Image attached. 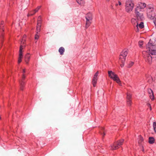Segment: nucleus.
Here are the masks:
<instances>
[{
  "label": "nucleus",
  "mask_w": 156,
  "mask_h": 156,
  "mask_svg": "<svg viewBox=\"0 0 156 156\" xmlns=\"http://www.w3.org/2000/svg\"><path fill=\"white\" fill-rule=\"evenodd\" d=\"M118 5V4H116V6L117 5Z\"/></svg>",
  "instance_id": "obj_39"
},
{
  "label": "nucleus",
  "mask_w": 156,
  "mask_h": 156,
  "mask_svg": "<svg viewBox=\"0 0 156 156\" xmlns=\"http://www.w3.org/2000/svg\"><path fill=\"white\" fill-rule=\"evenodd\" d=\"M112 79L114 81L116 82L117 83L120 85V84L121 83V81L117 75H116L114 77H113Z\"/></svg>",
  "instance_id": "obj_14"
},
{
  "label": "nucleus",
  "mask_w": 156,
  "mask_h": 156,
  "mask_svg": "<svg viewBox=\"0 0 156 156\" xmlns=\"http://www.w3.org/2000/svg\"><path fill=\"white\" fill-rule=\"evenodd\" d=\"M147 92L148 94H149V96L151 99L152 100H153L154 98L152 90L150 88L148 89L147 90Z\"/></svg>",
  "instance_id": "obj_13"
},
{
  "label": "nucleus",
  "mask_w": 156,
  "mask_h": 156,
  "mask_svg": "<svg viewBox=\"0 0 156 156\" xmlns=\"http://www.w3.org/2000/svg\"><path fill=\"white\" fill-rule=\"evenodd\" d=\"M39 38V34H38L36 33V34L35 36V39L36 40H38Z\"/></svg>",
  "instance_id": "obj_34"
},
{
  "label": "nucleus",
  "mask_w": 156,
  "mask_h": 156,
  "mask_svg": "<svg viewBox=\"0 0 156 156\" xmlns=\"http://www.w3.org/2000/svg\"><path fill=\"white\" fill-rule=\"evenodd\" d=\"M100 133L103 136H104L105 135L104 128L103 127L101 128V130L100 131Z\"/></svg>",
  "instance_id": "obj_25"
},
{
  "label": "nucleus",
  "mask_w": 156,
  "mask_h": 156,
  "mask_svg": "<svg viewBox=\"0 0 156 156\" xmlns=\"http://www.w3.org/2000/svg\"><path fill=\"white\" fill-rule=\"evenodd\" d=\"M98 71H97L94 74V77L92 79V83L94 87L96 86L98 79Z\"/></svg>",
  "instance_id": "obj_10"
},
{
  "label": "nucleus",
  "mask_w": 156,
  "mask_h": 156,
  "mask_svg": "<svg viewBox=\"0 0 156 156\" xmlns=\"http://www.w3.org/2000/svg\"><path fill=\"white\" fill-rule=\"evenodd\" d=\"M108 73L109 77L111 79H112L113 77L116 75V74L112 71H108Z\"/></svg>",
  "instance_id": "obj_15"
},
{
  "label": "nucleus",
  "mask_w": 156,
  "mask_h": 156,
  "mask_svg": "<svg viewBox=\"0 0 156 156\" xmlns=\"http://www.w3.org/2000/svg\"><path fill=\"white\" fill-rule=\"evenodd\" d=\"M24 48V46L23 45L20 46L19 51V58L18 60L19 63H20L22 61V58H23L22 50Z\"/></svg>",
  "instance_id": "obj_9"
},
{
  "label": "nucleus",
  "mask_w": 156,
  "mask_h": 156,
  "mask_svg": "<svg viewBox=\"0 0 156 156\" xmlns=\"http://www.w3.org/2000/svg\"><path fill=\"white\" fill-rule=\"evenodd\" d=\"M134 7V4L130 0L126 1L125 3V10L127 12H130L132 11Z\"/></svg>",
  "instance_id": "obj_4"
},
{
  "label": "nucleus",
  "mask_w": 156,
  "mask_h": 156,
  "mask_svg": "<svg viewBox=\"0 0 156 156\" xmlns=\"http://www.w3.org/2000/svg\"><path fill=\"white\" fill-rule=\"evenodd\" d=\"M41 24H37L36 26V33L38 34L41 30Z\"/></svg>",
  "instance_id": "obj_20"
},
{
  "label": "nucleus",
  "mask_w": 156,
  "mask_h": 156,
  "mask_svg": "<svg viewBox=\"0 0 156 156\" xmlns=\"http://www.w3.org/2000/svg\"><path fill=\"white\" fill-rule=\"evenodd\" d=\"M127 103L129 106H130L132 104L131 100H127Z\"/></svg>",
  "instance_id": "obj_30"
},
{
  "label": "nucleus",
  "mask_w": 156,
  "mask_h": 156,
  "mask_svg": "<svg viewBox=\"0 0 156 156\" xmlns=\"http://www.w3.org/2000/svg\"><path fill=\"white\" fill-rule=\"evenodd\" d=\"M147 106L149 108L150 111H151V107L150 104L149 103H148V104H147Z\"/></svg>",
  "instance_id": "obj_35"
},
{
  "label": "nucleus",
  "mask_w": 156,
  "mask_h": 156,
  "mask_svg": "<svg viewBox=\"0 0 156 156\" xmlns=\"http://www.w3.org/2000/svg\"><path fill=\"white\" fill-rule=\"evenodd\" d=\"M132 97L131 94L129 93H127V100H131V98Z\"/></svg>",
  "instance_id": "obj_28"
},
{
  "label": "nucleus",
  "mask_w": 156,
  "mask_h": 156,
  "mask_svg": "<svg viewBox=\"0 0 156 156\" xmlns=\"http://www.w3.org/2000/svg\"><path fill=\"white\" fill-rule=\"evenodd\" d=\"M144 26L143 22H141L139 24H138V27H139L140 29H142L144 28Z\"/></svg>",
  "instance_id": "obj_26"
},
{
  "label": "nucleus",
  "mask_w": 156,
  "mask_h": 156,
  "mask_svg": "<svg viewBox=\"0 0 156 156\" xmlns=\"http://www.w3.org/2000/svg\"><path fill=\"white\" fill-rule=\"evenodd\" d=\"M155 139L153 137H150L149 138L148 142L149 144H152L154 143Z\"/></svg>",
  "instance_id": "obj_18"
},
{
  "label": "nucleus",
  "mask_w": 156,
  "mask_h": 156,
  "mask_svg": "<svg viewBox=\"0 0 156 156\" xmlns=\"http://www.w3.org/2000/svg\"><path fill=\"white\" fill-rule=\"evenodd\" d=\"M144 11L141 10V9H140L139 8L137 7H136V8L135 9V12H143Z\"/></svg>",
  "instance_id": "obj_27"
},
{
  "label": "nucleus",
  "mask_w": 156,
  "mask_h": 156,
  "mask_svg": "<svg viewBox=\"0 0 156 156\" xmlns=\"http://www.w3.org/2000/svg\"><path fill=\"white\" fill-rule=\"evenodd\" d=\"M134 64V62H130L128 64V67L129 68L131 67Z\"/></svg>",
  "instance_id": "obj_33"
},
{
  "label": "nucleus",
  "mask_w": 156,
  "mask_h": 156,
  "mask_svg": "<svg viewBox=\"0 0 156 156\" xmlns=\"http://www.w3.org/2000/svg\"><path fill=\"white\" fill-rule=\"evenodd\" d=\"M143 44V41H140L138 42V44L140 47H142Z\"/></svg>",
  "instance_id": "obj_32"
},
{
  "label": "nucleus",
  "mask_w": 156,
  "mask_h": 156,
  "mask_svg": "<svg viewBox=\"0 0 156 156\" xmlns=\"http://www.w3.org/2000/svg\"><path fill=\"white\" fill-rule=\"evenodd\" d=\"M42 22V17L41 16H39L38 17L37 24H41Z\"/></svg>",
  "instance_id": "obj_23"
},
{
  "label": "nucleus",
  "mask_w": 156,
  "mask_h": 156,
  "mask_svg": "<svg viewBox=\"0 0 156 156\" xmlns=\"http://www.w3.org/2000/svg\"><path fill=\"white\" fill-rule=\"evenodd\" d=\"M143 140V139L142 137H140L139 138V142H142Z\"/></svg>",
  "instance_id": "obj_36"
},
{
  "label": "nucleus",
  "mask_w": 156,
  "mask_h": 156,
  "mask_svg": "<svg viewBox=\"0 0 156 156\" xmlns=\"http://www.w3.org/2000/svg\"><path fill=\"white\" fill-rule=\"evenodd\" d=\"M128 54V52L126 50H124L121 52L119 58V62L121 67H122L124 64L126 58Z\"/></svg>",
  "instance_id": "obj_3"
},
{
  "label": "nucleus",
  "mask_w": 156,
  "mask_h": 156,
  "mask_svg": "<svg viewBox=\"0 0 156 156\" xmlns=\"http://www.w3.org/2000/svg\"><path fill=\"white\" fill-rule=\"evenodd\" d=\"M145 10L148 18L151 20L154 19L155 13L153 5L151 4L147 5Z\"/></svg>",
  "instance_id": "obj_2"
},
{
  "label": "nucleus",
  "mask_w": 156,
  "mask_h": 156,
  "mask_svg": "<svg viewBox=\"0 0 156 156\" xmlns=\"http://www.w3.org/2000/svg\"><path fill=\"white\" fill-rule=\"evenodd\" d=\"M131 22L132 23L133 25H136V32H138L139 31V30L138 29V23H137V22L136 20L135 19L133 18L131 19Z\"/></svg>",
  "instance_id": "obj_12"
},
{
  "label": "nucleus",
  "mask_w": 156,
  "mask_h": 156,
  "mask_svg": "<svg viewBox=\"0 0 156 156\" xmlns=\"http://www.w3.org/2000/svg\"><path fill=\"white\" fill-rule=\"evenodd\" d=\"M77 2L81 5H83L84 3V2L83 0H76Z\"/></svg>",
  "instance_id": "obj_22"
},
{
  "label": "nucleus",
  "mask_w": 156,
  "mask_h": 156,
  "mask_svg": "<svg viewBox=\"0 0 156 156\" xmlns=\"http://www.w3.org/2000/svg\"><path fill=\"white\" fill-rule=\"evenodd\" d=\"M147 51H142V54L146 62L151 64L152 62V58H156V48H154L153 46L149 42L147 45Z\"/></svg>",
  "instance_id": "obj_1"
},
{
  "label": "nucleus",
  "mask_w": 156,
  "mask_h": 156,
  "mask_svg": "<svg viewBox=\"0 0 156 156\" xmlns=\"http://www.w3.org/2000/svg\"><path fill=\"white\" fill-rule=\"evenodd\" d=\"M26 35H24L23 37V38H22V41H21V43L20 46L21 45H23L24 46V47H25V45H23V44L25 43V42L26 41Z\"/></svg>",
  "instance_id": "obj_17"
},
{
  "label": "nucleus",
  "mask_w": 156,
  "mask_h": 156,
  "mask_svg": "<svg viewBox=\"0 0 156 156\" xmlns=\"http://www.w3.org/2000/svg\"><path fill=\"white\" fill-rule=\"evenodd\" d=\"M30 55L29 53L27 54L25 56V61L27 63H28L30 58Z\"/></svg>",
  "instance_id": "obj_16"
},
{
  "label": "nucleus",
  "mask_w": 156,
  "mask_h": 156,
  "mask_svg": "<svg viewBox=\"0 0 156 156\" xmlns=\"http://www.w3.org/2000/svg\"><path fill=\"white\" fill-rule=\"evenodd\" d=\"M124 142L123 139H121L114 143L113 144L109 147V149L112 150H116L119 148L122 145Z\"/></svg>",
  "instance_id": "obj_5"
},
{
  "label": "nucleus",
  "mask_w": 156,
  "mask_h": 156,
  "mask_svg": "<svg viewBox=\"0 0 156 156\" xmlns=\"http://www.w3.org/2000/svg\"><path fill=\"white\" fill-rule=\"evenodd\" d=\"M135 13L138 18L142 19L143 18V13L142 12H135Z\"/></svg>",
  "instance_id": "obj_11"
},
{
  "label": "nucleus",
  "mask_w": 156,
  "mask_h": 156,
  "mask_svg": "<svg viewBox=\"0 0 156 156\" xmlns=\"http://www.w3.org/2000/svg\"><path fill=\"white\" fill-rule=\"evenodd\" d=\"M41 8L40 6H38L36 9L34 10H33V12H34L33 13H31L30 14H29L30 16H32L34 14L37 12Z\"/></svg>",
  "instance_id": "obj_21"
},
{
  "label": "nucleus",
  "mask_w": 156,
  "mask_h": 156,
  "mask_svg": "<svg viewBox=\"0 0 156 156\" xmlns=\"http://www.w3.org/2000/svg\"><path fill=\"white\" fill-rule=\"evenodd\" d=\"M26 71L25 69H23L22 72L23 74L22 76V78L20 81V89L21 90H23L24 89V85L25 84V82L24 81V80L26 77V76L25 75L24 73H25Z\"/></svg>",
  "instance_id": "obj_7"
},
{
  "label": "nucleus",
  "mask_w": 156,
  "mask_h": 156,
  "mask_svg": "<svg viewBox=\"0 0 156 156\" xmlns=\"http://www.w3.org/2000/svg\"><path fill=\"white\" fill-rule=\"evenodd\" d=\"M58 51L60 53V55H63L65 51V49L63 47L60 48L58 50Z\"/></svg>",
  "instance_id": "obj_19"
},
{
  "label": "nucleus",
  "mask_w": 156,
  "mask_h": 156,
  "mask_svg": "<svg viewBox=\"0 0 156 156\" xmlns=\"http://www.w3.org/2000/svg\"><path fill=\"white\" fill-rule=\"evenodd\" d=\"M153 125L154 130L155 132H156V122H154Z\"/></svg>",
  "instance_id": "obj_31"
},
{
  "label": "nucleus",
  "mask_w": 156,
  "mask_h": 156,
  "mask_svg": "<svg viewBox=\"0 0 156 156\" xmlns=\"http://www.w3.org/2000/svg\"><path fill=\"white\" fill-rule=\"evenodd\" d=\"M4 24V22L3 21H2L0 23V30L4 31V30L3 29V27Z\"/></svg>",
  "instance_id": "obj_24"
},
{
  "label": "nucleus",
  "mask_w": 156,
  "mask_h": 156,
  "mask_svg": "<svg viewBox=\"0 0 156 156\" xmlns=\"http://www.w3.org/2000/svg\"><path fill=\"white\" fill-rule=\"evenodd\" d=\"M118 4L119 5H122L120 1H119Z\"/></svg>",
  "instance_id": "obj_38"
},
{
  "label": "nucleus",
  "mask_w": 156,
  "mask_h": 156,
  "mask_svg": "<svg viewBox=\"0 0 156 156\" xmlns=\"http://www.w3.org/2000/svg\"><path fill=\"white\" fill-rule=\"evenodd\" d=\"M147 6V5L145 3L141 2H138L136 6V7L144 11L145 8H146Z\"/></svg>",
  "instance_id": "obj_8"
},
{
  "label": "nucleus",
  "mask_w": 156,
  "mask_h": 156,
  "mask_svg": "<svg viewBox=\"0 0 156 156\" xmlns=\"http://www.w3.org/2000/svg\"><path fill=\"white\" fill-rule=\"evenodd\" d=\"M34 12H33V11H32L30 13H29V14H28V15H27V16H30L29 15V14H30L31 13H33Z\"/></svg>",
  "instance_id": "obj_37"
},
{
  "label": "nucleus",
  "mask_w": 156,
  "mask_h": 156,
  "mask_svg": "<svg viewBox=\"0 0 156 156\" xmlns=\"http://www.w3.org/2000/svg\"><path fill=\"white\" fill-rule=\"evenodd\" d=\"M3 36L2 34L1 36L0 37V46H1L2 45L1 43L3 41Z\"/></svg>",
  "instance_id": "obj_29"
},
{
  "label": "nucleus",
  "mask_w": 156,
  "mask_h": 156,
  "mask_svg": "<svg viewBox=\"0 0 156 156\" xmlns=\"http://www.w3.org/2000/svg\"><path fill=\"white\" fill-rule=\"evenodd\" d=\"M85 18L86 20V28H87L92 23V15L90 12L87 13L86 16Z\"/></svg>",
  "instance_id": "obj_6"
}]
</instances>
